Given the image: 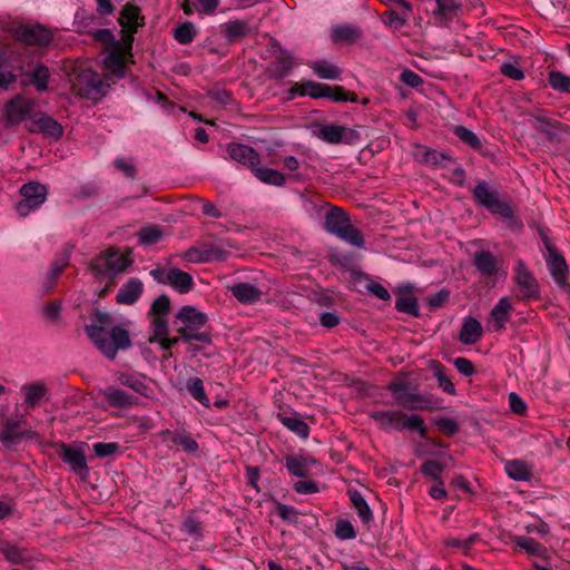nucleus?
I'll list each match as a JSON object with an SVG mask.
<instances>
[{
  "instance_id": "obj_1",
  "label": "nucleus",
  "mask_w": 570,
  "mask_h": 570,
  "mask_svg": "<svg viewBox=\"0 0 570 570\" xmlns=\"http://www.w3.org/2000/svg\"><path fill=\"white\" fill-rule=\"evenodd\" d=\"M89 318L90 323L85 325V333L107 358L115 360L118 351H126L131 346L129 331L121 324H116L109 312L94 308Z\"/></svg>"
},
{
  "instance_id": "obj_2",
  "label": "nucleus",
  "mask_w": 570,
  "mask_h": 570,
  "mask_svg": "<svg viewBox=\"0 0 570 570\" xmlns=\"http://www.w3.org/2000/svg\"><path fill=\"white\" fill-rule=\"evenodd\" d=\"M471 195L475 205L507 223L512 232H519L523 228V224L515 215V209L509 197L490 181L479 179L471 189Z\"/></svg>"
},
{
  "instance_id": "obj_3",
  "label": "nucleus",
  "mask_w": 570,
  "mask_h": 570,
  "mask_svg": "<svg viewBox=\"0 0 570 570\" xmlns=\"http://www.w3.org/2000/svg\"><path fill=\"white\" fill-rule=\"evenodd\" d=\"M207 322L208 315L206 313L200 312L191 305H184L177 312L173 324L184 342L197 341L210 344V333L202 331Z\"/></svg>"
},
{
  "instance_id": "obj_4",
  "label": "nucleus",
  "mask_w": 570,
  "mask_h": 570,
  "mask_svg": "<svg viewBox=\"0 0 570 570\" xmlns=\"http://www.w3.org/2000/svg\"><path fill=\"white\" fill-rule=\"evenodd\" d=\"M371 419L382 428H394L399 431L409 430L416 432L423 440H429L428 426L422 416L407 415L402 411H374Z\"/></svg>"
},
{
  "instance_id": "obj_5",
  "label": "nucleus",
  "mask_w": 570,
  "mask_h": 570,
  "mask_svg": "<svg viewBox=\"0 0 570 570\" xmlns=\"http://www.w3.org/2000/svg\"><path fill=\"white\" fill-rule=\"evenodd\" d=\"M397 405L409 411H431L432 401L425 395L419 393L411 383L403 379H395L387 385Z\"/></svg>"
},
{
  "instance_id": "obj_6",
  "label": "nucleus",
  "mask_w": 570,
  "mask_h": 570,
  "mask_svg": "<svg viewBox=\"0 0 570 570\" xmlns=\"http://www.w3.org/2000/svg\"><path fill=\"white\" fill-rule=\"evenodd\" d=\"M513 282L517 285L515 298L518 301L528 303L541 299L539 282L521 259L513 266Z\"/></svg>"
},
{
  "instance_id": "obj_7",
  "label": "nucleus",
  "mask_w": 570,
  "mask_h": 570,
  "mask_svg": "<svg viewBox=\"0 0 570 570\" xmlns=\"http://www.w3.org/2000/svg\"><path fill=\"white\" fill-rule=\"evenodd\" d=\"M149 275L155 282L169 285L180 294L189 293L195 287L193 276L177 267H170L167 271L164 266L157 265L149 272Z\"/></svg>"
},
{
  "instance_id": "obj_8",
  "label": "nucleus",
  "mask_w": 570,
  "mask_h": 570,
  "mask_svg": "<svg viewBox=\"0 0 570 570\" xmlns=\"http://www.w3.org/2000/svg\"><path fill=\"white\" fill-rule=\"evenodd\" d=\"M73 88L80 97L89 100H98L106 95L109 85L98 72L86 69L78 73Z\"/></svg>"
},
{
  "instance_id": "obj_9",
  "label": "nucleus",
  "mask_w": 570,
  "mask_h": 570,
  "mask_svg": "<svg viewBox=\"0 0 570 570\" xmlns=\"http://www.w3.org/2000/svg\"><path fill=\"white\" fill-rule=\"evenodd\" d=\"M472 264L480 274L484 285L494 287L501 269L502 261L489 249H480L473 253Z\"/></svg>"
},
{
  "instance_id": "obj_10",
  "label": "nucleus",
  "mask_w": 570,
  "mask_h": 570,
  "mask_svg": "<svg viewBox=\"0 0 570 570\" xmlns=\"http://www.w3.org/2000/svg\"><path fill=\"white\" fill-rule=\"evenodd\" d=\"M21 199L16 204V210L20 216H27L38 209L47 198V188L37 181L23 184L20 188Z\"/></svg>"
},
{
  "instance_id": "obj_11",
  "label": "nucleus",
  "mask_w": 570,
  "mask_h": 570,
  "mask_svg": "<svg viewBox=\"0 0 570 570\" xmlns=\"http://www.w3.org/2000/svg\"><path fill=\"white\" fill-rule=\"evenodd\" d=\"M118 22L122 28V38L126 49H130L134 43V35L145 24V17L138 6L127 3L121 9Z\"/></svg>"
},
{
  "instance_id": "obj_12",
  "label": "nucleus",
  "mask_w": 570,
  "mask_h": 570,
  "mask_svg": "<svg viewBox=\"0 0 570 570\" xmlns=\"http://www.w3.org/2000/svg\"><path fill=\"white\" fill-rule=\"evenodd\" d=\"M129 264L126 256L119 255L115 250H108L104 257L91 263V269L98 278L112 279L116 275L125 272Z\"/></svg>"
},
{
  "instance_id": "obj_13",
  "label": "nucleus",
  "mask_w": 570,
  "mask_h": 570,
  "mask_svg": "<svg viewBox=\"0 0 570 570\" xmlns=\"http://www.w3.org/2000/svg\"><path fill=\"white\" fill-rule=\"evenodd\" d=\"M36 102L21 94H17L4 104V115L10 125H19L27 118H31Z\"/></svg>"
},
{
  "instance_id": "obj_14",
  "label": "nucleus",
  "mask_w": 570,
  "mask_h": 570,
  "mask_svg": "<svg viewBox=\"0 0 570 570\" xmlns=\"http://www.w3.org/2000/svg\"><path fill=\"white\" fill-rule=\"evenodd\" d=\"M317 136L322 140L334 145H356L361 139V136L356 129L336 124L321 125Z\"/></svg>"
},
{
  "instance_id": "obj_15",
  "label": "nucleus",
  "mask_w": 570,
  "mask_h": 570,
  "mask_svg": "<svg viewBox=\"0 0 570 570\" xmlns=\"http://www.w3.org/2000/svg\"><path fill=\"white\" fill-rule=\"evenodd\" d=\"M132 47L126 49L124 40L111 48L105 58V67L117 78H124L128 72V62H134Z\"/></svg>"
},
{
  "instance_id": "obj_16",
  "label": "nucleus",
  "mask_w": 570,
  "mask_h": 570,
  "mask_svg": "<svg viewBox=\"0 0 570 570\" xmlns=\"http://www.w3.org/2000/svg\"><path fill=\"white\" fill-rule=\"evenodd\" d=\"M219 33L224 36L227 43H235L243 38L257 32V27L252 24L250 19H235L218 26Z\"/></svg>"
},
{
  "instance_id": "obj_17",
  "label": "nucleus",
  "mask_w": 570,
  "mask_h": 570,
  "mask_svg": "<svg viewBox=\"0 0 570 570\" xmlns=\"http://www.w3.org/2000/svg\"><path fill=\"white\" fill-rule=\"evenodd\" d=\"M415 289L412 283L400 284L394 288V294L396 295L395 308L397 312L420 317L417 298L413 295Z\"/></svg>"
},
{
  "instance_id": "obj_18",
  "label": "nucleus",
  "mask_w": 570,
  "mask_h": 570,
  "mask_svg": "<svg viewBox=\"0 0 570 570\" xmlns=\"http://www.w3.org/2000/svg\"><path fill=\"white\" fill-rule=\"evenodd\" d=\"M547 267L554 283L563 291H570L568 282L569 268L563 255L558 250L544 254Z\"/></svg>"
},
{
  "instance_id": "obj_19",
  "label": "nucleus",
  "mask_w": 570,
  "mask_h": 570,
  "mask_svg": "<svg viewBox=\"0 0 570 570\" xmlns=\"http://www.w3.org/2000/svg\"><path fill=\"white\" fill-rule=\"evenodd\" d=\"M58 455L75 473L81 476L88 475L89 468L83 451L72 448L66 443H60Z\"/></svg>"
},
{
  "instance_id": "obj_20",
  "label": "nucleus",
  "mask_w": 570,
  "mask_h": 570,
  "mask_svg": "<svg viewBox=\"0 0 570 570\" xmlns=\"http://www.w3.org/2000/svg\"><path fill=\"white\" fill-rule=\"evenodd\" d=\"M330 36L333 43L355 45L364 37V31L360 26L343 22L333 26Z\"/></svg>"
},
{
  "instance_id": "obj_21",
  "label": "nucleus",
  "mask_w": 570,
  "mask_h": 570,
  "mask_svg": "<svg viewBox=\"0 0 570 570\" xmlns=\"http://www.w3.org/2000/svg\"><path fill=\"white\" fill-rule=\"evenodd\" d=\"M415 158L433 169L448 168L449 164L454 161L450 154L438 151L422 145L416 146Z\"/></svg>"
},
{
  "instance_id": "obj_22",
  "label": "nucleus",
  "mask_w": 570,
  "mask_h": 570,
  "mask_svg": "<svg viewBox=\"0 0 570 570\" xmlns=\"http://www.w3.org/2000/svg\"><path fill=\"white\" fill-rule=\"evenodd\" d=\"M226 150L230 159L246 166L250 170L255 165L261 164L259 154L248 145L230 142L227 145Z\"/></svg>"
},
{
  "instance_id": "obj_23",
  "label": "nucleus",
  "mask_w": 570,
  "mask_h": 570,
  "mask_svg": "<svg viewBox=\"0 0 570 570\" xmlns=\"http://www.w3.org/2000/svg\"><path fill=\"white\" fill-rule=\"evenodd\" d=\"M432 10L435 23L440 27H449V23L462 12V4L455 0H434Z\"/></svg>"
},
{
  "instance_id": "obj_24",
  "label": "nucleus",
  "mask_w": 570,
  "mask_h": 570,
  "mask_svg": "<svg viewBox=\"0 0 570 570\" xmlns=\"http://www.w3.org/2000/svg\"><path fill=\"white\" fill-rule=\"evenodd\" d=\"M277 420L291 432L302 439H307L309 435V426L303 421L299 414L291 407L282 409L276 414Z\"/></svg>"
},
{
  "instance_id": "obj_25",
  "label": "nucleus",
  "mask_w": 570,
  "mask_h": 570,
  "mask_svg": "<svg viewBox=\"0 0 570 570\" xmlns=\"http://www.w3.org/2000/svg\"><path fill=\"white\" fill-rule=\"evenodd\" d=\"M99 394L111 407L127 409L138 404V397L114 385L100 390Z\"/></svg>"
},
{
  "instance_id": "obj_26",
  "label": "nucleus",
  "mask_w": 570,
  "mask_h": 570,
  "mask_svg": "<svg viewBox=\"0 0 570 570\" xmlns=\"http://www.w3.org/2000/svg\"><path fill=\"white\" fill-rule=\"evenodd\" d=\"M284 464L289 474L297 478H307L311 474L312 466L317 464V460L311 455L287 454L284 458Z\"/></svg>"
},
{
  "instance_id": "obj_27",
  "label": "nucleus",
  "mask_w": 570,
  "mask_h": 570,
  "mask_svg": "<svg viewBox=\"0 0 570 570\" xmlns=\"http://www.w3.org/2000/svg\"><path fill=\"white\" fill-rule=\"evenodd\" d=\"M32 125L35 128H30L31 131L41 132L43 136L53 139H59L63 135L62 126L47 114H35L32 116Z\"/></svg>"
},
{
  "instance_id": "obj_28",
  "label": "nucleus",
  "mask_w": 570,
  "mask_h": 570,
  "mask_svg": "<svg viewBox=\"0 0 570 570\" xmlns=\"http://www.w3.org/2000/svg\"><path fill=\"white\" fill-rule=\"evenodd\" d=\"M18 38L27 45L46 47L52 40L50 31L42 26H24L18 31Z\"/></svg>"
},
{
  "instance_id": "obj_29",
  "label": "nucleus",
  "mask_w": 570,
  "mask_h": 570,
  "mask_svg": "<svg viewBox=\"0 0 570 570\" xmlns=\"http://www.w3.org/2000/svg\"><path fill=\"white\" fill-rule=\"evenodd\" d=\"M274 46L278 48V53L269 68V73L272 78L283 80L294 67L293 57L288 51L282 49L279 43L275 42Z\"/></svg>"
},
{
  "instance_id": "obj_30",
  "label": "nucleus",
  "mask_w": 570,
  "mask_h": 570,
  "mask_svg": "<svg viewBox=\"0 0 570 570\" xmlns=\"http://www.w3.org/2000/svg\"><path fill=\"white\" fill-rule=\"evenodd\" d=\"M142 292V282L137 277H131L118 289L116 302L121 305H132L139 299Z\"/></svg>"
},
{
  "instance_id": "obj_31",
  "label": "nucleus",
  "mask_w": 570,
  "mask_h": 570,
  "mask_svg": "<svg viewBox=\"0 0 570 570\" xmlns=\"http://www.w3.org/2000/svg\"><path fill=\"white\" fill-rule=\"evenodd\" d=\"M350 223L351 219L347 213H345L340 207L334 206L330 208L325 214L324 228L327 233L337 237L341 230L347 227Z\"/></svg>"
},
{
  "instance_id": "obj_32",
  "label": "nucleus",
  "mask_w": 570,
  "mask_h": 570,
  "mask_svg": "<svg viewBox=\"0 0 570 570\" xmlns=\"http://www.w3.org/2000/svg\"><path fill=\"white\" fill-rule=\"evenodd\" d=\"M0 552L11 564L28 567L32 559L26 554V549L21 548L8 540H0Z\"/></svg>"
},
{
  "instance_id": "obj_33",
  "label": "nucleus",
  "mask_w": 570,
  "mask_h": 570,
  "mask_svg": "<svg viewBox=\"0 0 570 570\" xmlns=\"http://www.w3.org/2000/svg\"><path fill=\"white\" fill-rule=\"evenodd\" d=\"M26 76L29 80H21V87H27L28 85H32L37 91L43 92L48 90V82L50 79V70L43 63H37L32 70L28 71Z\"/></svg>"
},
{
  "instance_id": "obj_34",
  "label": "nucleus",
  "mask_w": 570,
  "mask_h": 570,
  "mask_svg": "<svg viewBox=\"0 0 570 570\" xmlns=\"http://www.w3.org/2000/svg\"><path fill=\"white\" fill-rule=\"evenodd\" d=\"M21 421L19 420L7 419L4 421L0 430V442L6 449L12 450L22 440V434L19 431Z\"/></svg>"
},
{
  "instance_id": "obj_35",
  "label": "nucleus",
  "mask_w": 570,
  "mask_h": 570,
  "mask_svg": "<svg viewBox=\"0 0 570 570\" xmlns=\"http://www.w3.org/2000/svg\"><path fill=\"white\" fill-rule=\"evenodd\" d=\"M232 295L242 304H254L261 301L262 291L249 283H236L229 287Z\"/></svg>"
},
{
  "instance_id": "obj_36",
  "label": "nucleus",
  "mask_w": 570,
  "mask_h": 570,
  "mask_svg": "<svg viewBox=\"0 0 570 570\" xmlns=\"http://www.w3.org/2000/svg\"><path fill=\"white\" fill-rule=\"evenodd\" d=\"M326 88H327V90H324L326 94L323 97L324 99H327L332 102H353V104L360 102L357 95L353 91L346 90L343 86L326 83ZM368 101H370L368 98H363L361 100V104L367 105Z\"/></svg>"
},
{
  "instance_id": "obj_37",
  "label": "nucleus",
  "mask_w": 570,
  "mask_h": 570,
  "mask_svg": "<svg viewBox=\"0 0 570 570\" xmlns=\"http://www.w3.org/2000/svg\"><path fill=\"white\" fill-rule=\"evenodd\" d=\"M504 471L514 481H530L532 478L531 466L521 459L504 461Z\"/></svg>"
},
{
  "instance_id": "obj_38",
  "label": "nucleus",
  "mask_w": 570,
  "mask_h": 570,
  "mask_svg": "<svg viewBox=\"0 0 570 570\" xmlns=\"http://www.w3.org/2000/svg\"><path fill=\"white\" fill-rule=\"evenodd\" d=\"M252 174L265 185L282 187L286 184L285 175L273 168L255 165Z\"/></svg>"
},
{
  "instance_id": "obj_39",
  "label": "nucleus",
  "mask_w": 570,
  "mask_h": 570,
  "mask_svg": "<svg viewBox=\"0 0 570 570\" xmlns=\"http://www.w3.org/2000/svg\"><path fill=\"white\" fill-rule=\"evenodd\" d=\"M483 330L481 323L473 318L468 317L464 320L459 340L461 343L470 345L476 343L482 336Z\"/></svg>"
},
{
  "instance_id": "obj_40",
  "label": "nucleus",
  "mask_w": 570,
  "mask_h": 570,
  "mask_svg": "<svg viewBox=\"0 0 570 570\" xmlns=\"http://www.w3.org/2000/svg\"><path fill=\"white\" fill-rule=\"evenodd\" d=\"M308 67L321 79L340 80L342 70L337 66L326 60H315L308 63Z\"/></svg>"
},
{
  "instance_id": "obj_41",
  "label": "nucleus",
  "mask_w": 570,
  "mask_h": 570,
  "mask_svg": "<svg viewBox=\"0 0 570 570\" xmlns=\"http://www.w3.org/2000/svg\"><path fill=\"white\" fill-rule=\"evenodd\" d=\"M512 311V304L508 296L501 297L494 307L491 309V318L495 323V330L504 328V324L510 320V313Z\"/></svg>"
},
{
  "instance_id": "obj_42",
  "label": "nucleus",
  "mask_w": 570,
  "mask_h": 570,
  "mask_svg": "<svg viewBox=\"0 0 570 570\" xmlns=\"http://www.w3.org/2000/svg\"><path fill=\"white\" fill-rule=\"evenodd\" d=\"M348 497L353 504V508L356 510L361 521L364 524H368L373 521V512L364 499L363 494L357 490H348Z\"/></svg>"
},
{
  "instance_id": "obj_43",
  "label": "nucleus",
  "mask_w": 570,
  "mask_h": 570,
  "mask_svg": "<svg viewBox=\"0 0 570 570\" xmlns=\"http://www.w3.org/2000/svg\"><path fill=\"white\" fill-rule=\"evenodd\" d=\"M225 246L232 247L230 242L219 240L218 244H203L204 256L208 257L205 263L225 262L229 256V253L224 248Z\"/></svg>"
},
{
  "instance_id": "obj_44",
  "label": "nucleus",
  "mask_w": 570,
  "mask_h": 570,
  "mask_svg": "<svg viewBox=\"0 0 570 570\" xmlns=\"http://www.w3.org/2000/svg\"><path fill=\"white\" fill-rule=\"evenodd\" d=\"M24 392V402L28 406L36 409L47 394V387L40 382L26 384L22 386Z\"/></svg>"
},
{
  "instance_id": "obj_45",
  "label": "nucleus",
  "mask_w": 570,
  "mask_h": 570,
  "mask_svg": "<svg viewBox=\"0 0 570 570\" xmlns=\"http://www.w3.org/2000/svg\"><path fill=\"white\" fill-rule=\"evenodd\" d=\"M185 389L188 394L199 402L202 405L208 407L210 401L205 392L204 382L197 376L189 377L185 383Z\"/></svg>"
},
{
  "instance_id": "obj_46",
  "label": "nucleus",
  "mask_w": 570,
  "mask_h": 570,
  "mask_svg": "<svg viewBox=\"0 0 570 570\" xmlns=\"http://www.w3.org/2000/svg\"><path fill=\"white\" fill-rule=\"evenodd\" d=\"M512 542L532 557H542L547 552L546 547L531 537L515 535Z\"/></svg>"
},
{
  "instance_id": "obj_47",
  "label": "nucleus",
  "mask_w": 570,
  "mask_h": 570,
  "mask_svg": "<svg viewBox=\"0 0 570 570\" xmlns=\"http://www.w3.org/2000/svg\"><path fill=\"white\" fill-rule=\"evenodd\" d=\"M164 433L170 434V441L179 445L186 453L195 454L198 452V443L186 432L175 431L171 433L169 430H166Z\"/></svg>"
},
{
  "instance_id": "obj_48",
  "label": "nucleus",
  "mask_w": 570,
  "mask_h": 570,
  "mask_svg": "<svg viewBox=\"0 0 570 570\" xmlns=\"http://www.w3.org/2000/svg\"><path fill=\"white\" fill-rule=\"evenodd\" d=\"M144 379L145 376L139 374L120 373L118 375V382L121 385L128 386L136 393L146 396L148 386L144 383Z\"/></svg>"
},
{
  "instance_id": "obj_49",
  "label": "nucleus",
  "mask_w": 570,
  "mask_h": 570,
  "mask_svg": "<svg viewBox=\"0 0 570 570\" xmlns=\"http://www.w3.org/2000/svg\"><path fill=\"white\" fill-rule=\"evenodd\" d=\"M548 83L554 91L570 95V76L563 73L562 71H549Z\"/></svg>"
},
{
  "instance_id": "obj_50",
  "label": "nucleus",
  "mask_w": 570,
  "mask_h": 570,
  "mask_svg": "<svg viewBox=\"0 0 570 570\" xmlns=\"http://www.w3.org/2000/svg\"><path fill=\"white\" fill-rule=\"evenodd\" d=\"M431 370L433 371V374L438 380L439 387L443 392L450 395H454L456 393V390L450 377L444 373V365L438 361H433L431 364Z\"/></svg>"
},
{
  "instance_id": "obj_51",
  "label": "nucleus",
  "mask_w": 570,
  "mask_h": 570,
  "mask_svg": "<svg viewBox=\"0 0 570 570\" xmlns=\"http://www.w3.org/2000/svg\"><path fill=\"white\" fill-rule=\"evenodd\" d=\"M180 530L189 537L203 539V522L194 512L185 517Z\"/></svg>"
},
{
  "instance_id": "obj_52",
  "label": "nucleus",
  "mask_w": 570,
  "mask_h": 570,
  "mask_svg": "<svg viewBox=\"0 0 570 570\" xmlns=\"http://www.w3.org/2000/svg\"><path fill=\"white\" fill-rule=\"evenodd\" d=\"M196 35L197 29L190 21H185L173 30L175 40L181 45H188L193 42Z\"/></svg>"
},
{
  "instance_id": "obj_53",
  "label": "nucleus",
  "mask_w": 570,
  "mask_h": 570,
  "mask_svg": "<svg viewBox=\"0 0 570 570\" xmlns=\"http://www.w3.org/2000/svg\"><path fill=\"white\" fill-rule=\"evenodd\" d=\"M337 237L357 248H362L365 245L362 233L351 223L347 225V227L341 230Z\"/></svg>"
},
{
  "instance_id": "obj_54",
  "label": "nucleus",
  "mask_w": 570,
  "mask_h": 570,
  "mask_svg": "<svg viewBox=\"0 0 570 570\" xmlns=\"http://www.w3.org/2000/svg\"><path fill=\"white\" fill-rule=\"evenodd\" d=\"M409 12L410 11H404L403 9L402 12L395 10H387L382 14L381 19L386 27L401 29L407 23Z\"/></svg>"
},
{
  "instance_id": "obj_55",
  "label": "nucleus",
  "mask_w": 570,
  "mask_h": 570,
  "mask_svg": "<svg viewBox=\"0 0 570 570\" xmlns=\"http://www.w3.org/2000/svg\"><path fill=\"white\" fill-rule=\"evenodd\" d=\"M445 464L436 460H426L420 466V471L424 476L432 479L434 482L442 481V472L445 470Z\"/></svg>"
},
{
  "instance_id": "obj_56",
  "label": "nucleus",
  "mask_w": 570,
  "mask_h": 570,
  "mask_svg": "<svg viewBox=\"0 0 570 570\" xmlns=\"http://www.w3.org/2000/svg\"><path fill=\"white\" fill-rule=\"evenodd\" d=\"M139 242L142 245H154L163 237V230L158 225H148L138 232Z\"/></svg>"
},
{
  "instance_id": "obj_57",
  "label": "nucleus",
  "mask_w": 570,
  "mask_h": 570,
  "mask_svg": "<svg viewBox=\"0 0 570 570\" xmlns=\"http://www.w3.org/2000/svg\"><path fill=\"white\" fill-rule=\"evenodd\" d=\"M92 451L99 459H105L115 454L122 453V446L117 442H96L92 444Z\"/></svg>"
},
{
  "instance_id": "obj_58",
  "label": "nucleus",
  "mask_w": 570,
  "mask_h": 570,
  "mask_svg": "<svg viewBox=\"0 0 570 570\" xmlns=\"http://www.w3.org/2000/svg\"><path fill=\"white\" fill-rule=\"evenodd\" d=\"M275 512L283 521L291 525H297L299 523L298 515L301 512L293 505L278 502L275 507Z\"/></svg>"
},
{
  "instance_id": "obj_59",
  "label": "nucleus",
  "mask_w": 570,
  "mask_h": 570,
  "mask_svg": "<svg viewBox=\"0 0 570 570\" xmlns=\"http://www.w3.org/2000/svg\"><path fill=\"white\" fill-rule=\"evenodd\" d=\"M454 135L464 144L471 148L479 150L482 147L481 139L469 128L464 126H456L454 128Z\"/></svg>"
},
{
  "instance_id": "obj_60",
  "label": "nucleus",
  "mask_w": 570,
  "mask_h": 570,
  "mask_svg": "<svg viewBox=\"0 0 570 570\" xmlns=\"http://www.w3.org/2000/svg\"><path fill=\"white\" fill-rule=\"evenodd\" d=\"M150 328L153 331V335L148 338L149 343H154L158 340V337L168 335V320L167 316H150Z\"/></svg>"
},
{
  "instance_id": "obj_61",
  "label": "nucleus",
  "mask_w": 570,
  "mask_h": 570,
  "mask_svg": "<svg viewBox=\"0 0 570 570\" xmlns=\"http://www.w3.org/2000/svg\"><path fill=\"white\" fill-rule=\"evenodd\" d=\"M170 312V298L163 294L158 296L150 305L148 316H167Z\"/></svg>"
},
{
  "instance_id": "obj_62",
  "label": "nucleus",
  "mask_w": 570,
  "mask_h": 570,
  "mask_svg": "<svg viewBox=\"0 0 570 570\" xmlns=\"http://www.w3.org/2000/svg\"><path fill=\"white\" fill-rule=\"evenodd\" d=\"M531 117L535 120L534 129L540 134L549 136L548 128L560 129L562 124L558 120L544 117L540 114H531Z\"/></svg>"
},
{
  "instance_id": "obj_63",
  "label": "nucleus",
  "mask_w": 570,
  "mask_h": 570,
  "mask_svg": "<svg viewBox=\"0 0 570 570\" xmlns=\"http://www.w3.org/2000/svg\"><path fill=\"white\" fill-rule=\"evenodd\" d=\"M90 33L96 41L102 43L106 50H110L111 48H115L118 43H121V41L116 40L110 29H96Z\"/></svg>"
},
{
  "instance_id": "obj_64",
  "label": "nucleus",
  "mask_w": 570,
  "mask_h": 570,
  "mask_svg": "<svg viewBox=\"0 0 570 570\" xmlns=\"http://www.w3.org/2000/svg\"><path fill=\"white\" fill-rule=\"evenodd\" d=\"M334 533L340 540H352L356 538V531L347 519H338L336 521Z\"/></svg>"
}]
</instances>
